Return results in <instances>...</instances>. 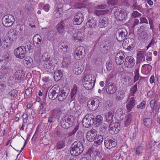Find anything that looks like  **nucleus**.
<instances>
[{"mask_svg": "<svg viewBox=\"0 0 160 160\" xmlns=\"http://www.w3.org/2000/svg\"><path fill=\"white\" fill-rule=\"evenodd\" d=\"M84 150L83 145L79 141L75 142L72 145L70 150L71 154L73 156H77L80 154Z\"/></svg>", "mask_w": 160, "mask_h": 160, "instance_id": "nucleus-1", "label": "nucleus"}, {"mask_svg": "<svg viewBox=\"0 0 160 160\" xmlns=\"http://www.w3.org/2000/svg\"><path fill=\"white\" fill-rule=\"evenodd\" d=\"M74 118L72 115H66L60 120V125L64 129H68L72 126L74 123Z\"/></svg>", "mask_w": 160, "mask_h": 160, "instance_id": "nucleus-2", "label": "nucleus"}, {"mask_svg": "<svg viewBox=\"0 0 160 160\" xmlns=\"http://www.w3.org/2000/svg\"><path fill=\"white\" fill-rule=\"evenodd\" d=\"M94 118L93 114L86 115L82 121L83 126L86 128L91 127L94 123Z\"/></svg>", "mask_w": 160, "mask_h": 160, "instance_id": "nucleus-3", "label": "nucleus"}, {"mask_svg": "<svg viewBox=\"0 0 160 160\" xmlns=\"http://www.w3.org/2000/svg\"><path fill=\"white\" fill-rule=\"evenodd\" d=\"M15 18L11 15H6L2 18V22L3 25L6 27H10L14 23Z\"/></svg>", "mask_w": 160, "mask_h": 160, "instance_id": "nucleus-4", "label": "nucleus"}, {"mask_svg": "<svg viewBox=\"0 0 160 160\" xmlns=\"http://www.w3.org/2000/svg\"><path fill=\"white\" fill-rule=\"evenodd\" d=\"M100 98H95L89 100L87 102V105L89 109L95 111L98 108L99 105Z\"/></svg>", "mask_w": 160, "mask_h": 160, "instance_id": "nucleus-5", "label": "nucleus"}, {"mask_svg": "<svg viewBox=\"0 0 160 160\" xmlns=\"http://www.w3.org/2000/svg\"><path fill=\"white\" fill-rule=\"evenodd\" d=\"M26 46L19 47L14 51V53L16 57L18 58H24L26 54Z\"/></svg>", "mask_w": 160, "mask_h": 160, "instance_id": "nucleus-6", "label": "nucleus"}, {"mask_svg": "<svg viewBox=\"0 0 160 160\" xmlns=\"http://www.w3.org/2000/svg\"><path fill=\"white\" fill-rule=\"evenodd\" d=\"M128 34V32L124 28L118 29L116 31V36L117 40L122 42L125 39Z\"/></svg>", "mask_w": 160, "mask_h": 160, "instance_id": "nucleus-7", "label": "nucleus"}, {"mask_svg": "<svg viewBox=\"0 0 160 160\" xmlns=\"http://www.w3.org/2000/svg\"><path fill=\"white\" fill-rule=\"evenodd\" d=\"M104 145L107 148L111 149L116 146V140L112 137H107L105 138Z\"/></svg>", "mask_w": 160, "mask_h": 160, "instance_id": "nucleus-8", "label": "nucleus"}, {"mask_svg": "<svg viewBox=\"0 0 160 160\" xmlns=\"http://www.w3.org/2000/svg\"><path fill=\"white\" fill-rule=\"evenodd\" d=\"M85 55V50L82 46L78 47L75 51L74 57L78 60L82 59Z\"/></svg>", "mask_w": 160, "mask_h": 160, "instance_id": "nucleus-9", "label": "nucleus"}, {"mask_svg": "<svg viewBox=\"0 0 160 160\" xmlns=\"http://www.w3.org/2000/svg\"><path fill=\"white\" fill-rule=\"evenodd\" d=\"M134 39L131 38H126L123 42L122 45L127 47V49L129 50L133 48L135 46Z\"/></svg>", "mask_w": 160, "mask_h": 160, "instance_id": "nucleus-10", "label": "nucleus"}, {"mask_svg": "<svg viewBox=\"0 0 160 160\" xmlns=\"http://www.w3.org/2000/svg\"><path fill=\"white\" fill-rule=\"evenodd\" d=\"M70 27L69 23H68L64 20L61 21L57 25L56 27L58 31L60 33H63L65 31L66 28H68Z\"/></svg>", "mask_w": 160, "mask_h": 160, "instance_id": "nucleus-11", "label": "nucleus"}, {"mask_svg": "<svg viewBox=\"0 0 160 160\" xmlns=\"http://www.w3.org/2000/svg\"><path fill=\"white\" fill-rule=\"evenodd\" d=\"M120 129V124L118 122L111 123L109 126V132L112 134H117L119 132Z\"/></svg>", "mask_w": 160, "mask_h": 160, "instance_id": "nucleus-12", "label": "nucleus"}, {"mask_svg": "<svg viewBox=\"0 0 160 160\" xmlns=\"http://www.w3.org/2000/svg\"><path fill=\"white\" fill-rule=\"evenodd\" d=\"M97 134V131L94 129H92L88 131L87 133L86 138L88 141L89 142H93L95 140V138Z\"/></svg>", "mask_w": 160, "mask_h": 160, "instance_id": "nucleus-13", "label": "nucleus"}, {"mask_svg": "<svg viewBox=\"0 0 160 160\" xmlns=\"http://www.w3.org/2000/svg\"><path fill=\"white\" fill-rule=\"evenodd\" d=\"M73 23L75 25L81 24L84 20L83 15L80 12L76 13L73 19Z\"/></svg>", "mask_w": 160, "mask_h": 160, "instance_id": "nucleus-14", "label": "nucleus"}, {"mask_svg": "<svg viewBox=\"0 0 160 160\" xmlns=\"http://www.w3.org/2000/svg\"><path fill=\"white\" fill-rule=\"evenodd\" d=\"M135 61L133 58L132 56L127 57L125 60L124 63L126 67L129 68H132L135 64Z\"/></svg>", "mask_w": 160, "mask_h": 160, "instance_id": "nucleus-15", "label": "nucleus"}, {"mask_svg": "<svg viewBox=\"0 0 160 160\" xmlns=\"http://www.w3.org/2000/svg\"><path fill=\"white\" fill-rule=\"evenodd\" d=\"M84 76L83 78L84 81L96 82V74L90 72H84Z\"/></svg>", "mask_w": 160, "mask_h": 160, "instance_id": "nucleus-16", "label": "nucleus"}, {"mask_svg": "<svg viewBox=\"0 0 160 160\" xmlns=\"http://www.w3.org/2000/svg\"><path fill=\"white\" fill-rule=\"evenodd\" d=\"M125 55L122 52H119L117 53L115 57L116 62L117 64L121 65L124 62Z\"/></svg>", "mask_w": 160, "mask_h": 160, "instance_id": "nucleus-17", "label": "nucleus"}, {"mask_svg": "<svg viewBox=\"0 0 160 160\" xmlns=\"http://www.w3.org/2000/svg\"><path fill=\"white\" fill-rule=\"evenodd\" d=\"M126 14L124 13L122 11L119 9H116L114 12V16L118 20H123L126 17Z\"/></svg>", "mask_w": 160, "mask_h": 160, "instance_id": "nucleus-18", "label": "nucleus"}, {"mask_svg": "<svg viewBox=\"0 0 160 160\" xmlns=\"http://www.w3.org/2000/svg\"><path fill=\"white\" fill-rule=\"evenodd\" d=\"M108 83L106 87V91L109 94H113L116 91V87L113 83H110V82Z\"/></svg>", "mask_w": 160, "mask_h": 160, "instance_id": "nucleus-19", "label": "nucleus"}, {"mask_svg": "<svg viewBox=\"0 0 160 160\" xmlns=\"http://www.w3.org/2000/svg\"><path fill=\"white\" fill-rule=\"evenodd\" d=\"M12 43L9 38H6L2 40L1 45L4 49H7L10 47Z\"/></svg>", "mask_w": 160, "mask_h": 160, "instance_id": "nucleus-20", "label": "nucleus"}, {"mask_svg": "<svg viewBox=\"0 0 160 160\" xmlns=\"http://www.w3.org/2000/svg\"><path fill=\"white\" fill-rule=\"evenodd\" d=\"M136 104L134 98L131 97L129 100L126 105V107L128 111L130 112L131 111L132 109L134 107Z\"/></svg>", "mask_w": 160, "mask_h": 160, "instance_id": "nucleus-21", "label": "nucleus"}, {"mask_svg": "<svg viewBox=\"0 0 160 160\" xmlns=\"http://www.w3.org/2000/svg\"><path fill=\"white\" fill-rule=\"evenodd\" d=\"M111 48V44L109 42L102 44L100 46L101 51L102 53H107L110 49Z\"/></svg>", "mask_w": 160, "mask_h": 160, "instance_id": "nucleus-22", "label": "nucleus"}, {"mask_svg": "<svg viewBox=\"0 0 160 160\" xmlns=\"http://www.w3.org/2000/svg\"><path fill=\"white\" fill-rule=\"evenodd\" d=\"M56 88L54 89L52 88L48 92V96L49 98L51 99L54 100L58 97L57 94L58 93L59 90H56Z\"/></svg>", "mask_w": 160, "mask_h": 160, "instance_id": "nucleus-23", "label": "nucleus"}, {"mask_svg": "<svg viewBox=\"0 0 160 160\" xmlns=\"http://www.w3.org/2000/svg\"><path fill=\"white\" fill-rule=\"evenodd\" d=\"M108 19L106 17H103L99 19L98 26L100 28H104L108 24Z\"/></svg>", "mask_w": 160, "mask_h": 160, "instance_id": "nucleus-24", "label": "nucleus"}, {"mask_svg": "<svg viewBox=\"0 0 160 160\" xmlns=\"http://www.w3.org/2000/svg\"><path fill=\"white\" fill-rule=\"evenodd\" d=\"M145 52L144 51H138L137 55V62H139L140 61H144L145 60Z\"/></svg>", "mask_w": 160, "mask_h": 160, "instance_id": "nucleus-25", "label": "nucleus"}, {"mask_svg": "<svg viewBox=\"0 0 160 160\" xmlns=\"http://www.w3.org/2000/svg\"><path fill=\"white\" fill-rule=\"evenodd\" d=\"M68 47L67 44L64 42H60L59 43L58 49L62 53L65 54L67 51Z\"/></svg>", "mask_w": 160, "mask_h": 160, "instance_id": "nucleus-26", "label": "nucleus"}, {"mask_svg": "<svg viewBox=\"0 0 160 160\" xmlns=\"http://www.w3.org/2000/svg\"><path fill=\"white\" fill-rule=\"evenodd\" d=\"M42 39V37L39 35L37 34L34 36L33 41L35 47H39L41 45Z\"/></svg>", "mask_w": 160, "mask_h": 160, "instance_id": "nucleus-27", "label": "nucleus"}, {"mask_svg": "<svg viewBox=\"0 0 160 160\" xmlns=\"http://www.w3.org/2000/svg\"><path fill=\"white\" fill-rule=\"evenodd\" d=\"M83 86L87 90H91L94 86L95 82L84 81L83 82Z\"/></svg>", "mask_w": 160, "mask_h": 160, "instance_id": "nucleus-28", "label": "nucleus"}, {"mask_svg": "<svg viewBox=\"0 0 160 160\" xmlns=\"http://www.w3.org/2000/svg\"><path fill=\"white\" fill-rule=\"evenodd\" d=\"M58 100L60 101H63L67 96L68 94V91L66 92L64 90L62 91L61 92H58Z\"/></svg>", "mask_w": 160, "mask_h": 160, "instance_id": "nucleus-29", "label": "nucleus"}, {"mask_svg": "<svg viewBox=\"0 0 160 160\" xmlns=\"http://www.w3.org/2000/svg\"><path fill=\"white\" fill-rule=\"evenodd\" d=\"M86 25L90 28H94L97 25V21L93 18L89 19L86 23Z\"/></svg>", "mask_w": 160, "mask_h": 160, "instance_id": "nucleus-30", "label": "nucleus"}, {"mask_svg": "<svg viewBox=\"0 0 160 160\" xmlns=\"http://www.w3.org/2000/svg\"><path fill=\"white\" fill-rule=\"evenodd\" d=\"M114 114V112L113 111L106 113L105 115L106 121L108 122H112Z\"/></svg>", "mask_w": 160, "mask_h": 160, "instance_id": "nucleus-31", "label": "nucleus"}, {"mask_svg": "<svg viewBox=\"0 0 160 160\" xmlns=\"http://www.w3.org/2000/svg\"><path fill=\"white\" fill-rule=\"evenodd\" d=\"M103 137L101 135H97L94 140V145L97 146L101 144L103 141Z\"/></svg>", "mask_w": 160, "mask_h": 160, "instance_id": "nucleus-32", "label": "nucleus"}, {"mask_svg": "<svg viewBox=\"0 0 160 160\" xmlns=\"http://www.w3.org/2000/svg\"><path fill=\"white\" fill-rule=\"evenodd\" d=\"M84 37L83 34L81 32L74 34L73 35L74 39L77 42L80 41L82 40Z\"/></svg>", "mask_w": 160, "mask_h": 160, "instance_id": "nucleus-33", "label": "nucleus"}, {"mask_svg": "<svg viewBox=\"0 0 160 160\" xmlns=\"http://www.w3.org/2000/svg\"><path fill=\"white\" fill-rule=\"evenodd\" d=\"M17 38V33L15 32L14 30H13L12 32H9L8 38H9L12 43L13 41L16 40Z\"/></svg>", "mask_w": 160, "mask_h": 160, "instance_id": "nucleus-34", "label": "nucleus"}, {"mask_svg": "<svg viewBox=\"0 0 160 160\" xmlns=\"http://www.w3.org/2000/svg\"><path fill=\"white\" fill-rule=\"evenodd\" d=\"M62 76V72L61 71H55L54 73V80L56 81L60 80Z\"/></svg>", "mask_w": 160, "mask_h": 160, "instance_id": "nucleus-35", "label": "nucleus"}, {"mask_svg": "<svg viewBox=\"0 0 160 160\" xmlns=\"http://www.w3.org/2000/svg\"><path fill=\"white\" fill-rule=\"evenodd\" d=\"M152 123V119L150 118H146L143 119V124L147 127L150 128Z\"/></svg>", "mask_w": 160, "mask_h": 160, "instance_id": "nucleus-36", "label": "nucleus"}, {"mask_svg": "<svg viewBox=\"0 0 160 160\" xmlns=\"http://www.w3.org/2000/svg\"><path fill=\"white\" fill-rule=\"evenodd\" d=\"M62 9L61 8H56L53 12L54 16L56 18H59L62 15Z\"/></svg>", "mask_w": 160, "mask_h": 160, "instance_id": "nucleus-37", "label": "nucleus"}, {"mask_svg": "<svg viewBox=\"0 0 160 160\" xmlns=\"http://www.w3.org/2000/svg\"><path fill=\"white\" fill-rule=\"evenodd\" d=\"M64 135L62 129L57 127L56 128L54 132V135L56 137H62Z\"/></svg>", "mask_w": 160, "mask_h": 160, "instance_id": "nucleus-38", "label": "nucleus"}, {"mask_svg": "<svg viewBox=\"0 0 160 160\" xmlns=\"http://www.w3.org/2000/svg\"><path fill=\"white\" fill-rule=\"evenodd\" d=\"M132 116L131 114H129L126 116L124 119V124L127 126L130 125L132 120Z\"/></svg>", "mask_w": 160, "mask_h": 160, "instance_id": "nucleus-39", "label": "nucleus"}, {"mask_svg": "<svg viewBox=\"0 0 160 160\" xmlns=\"http://www.w3.org/2000/svg\"><path fill=\"white\" fill-rule=\"evenodd\" d=\"M144 150V148L142 146L137 147L135 149V153L138 156H141L142 154L143 153Z\"/></svg>", "mask_w": 160, "mask_h": 160, "instance_id": "nucleus-40", "label": "nucleus"}, {"mask_svg": "<svg viewBox=\"0 0 160 160\" xmlns=\"http://www.w3.org/2000/svg\"><path fill=\"white\" fill-rule=\"evenodd\" d=\"M17 95V91L15 89L12 90L8 94L9 98L13 100Z\"/></svg>", "mask_w": 160, "mask_h": 160, "instance_id": "nucleus-41", "label": "nucleus"}, {"mask_svg": "<svg viewBox=\"0 0 160 160\" xmlns=\"http://www.w3.org/2000/svg\"><path fill=\"white\" fill-rule=\"evenodd\" d=\"M25 8L26 12L28 13H31L33 10L32 5L30 3H28L26 4Z\"/></svg>", "mask_w": 160, "mask_h": 160, "instance_id": "nucleus-42", "label": "nucleus"}, {"mask_svg": "<svg viewBox=\"0 0 160 160\" xmlns=\"http://www.w3.org/2000/svg\"><path fill=\"white\" fill-rule=\"evenodd\" d=\"M48 55L46 53H44L41 56H40L38 59L41 62H45L48 61Z\"/></svg>", "mask_w": 160, "mask_h": 160, "instance_id": "nucleus-43", "label": "nucleus"}, {"mask_svg": "<svg viewBox=\"0 0 160 160\" xmlns=\"http://www.w3.org/2000/svg\"><path fill=\"white\" fill-rule=\"evenodd\" d=\"M156 143V142L155 141H151L150 142L148 146V150L150 152H153L154 150V146Z\"/></svg>", "mask_w": 160, "mask_h": 160, "instance_id": "nucleus-44", "label": "nucleus"}, {"mask_svg": "<svg viewBox=\"0 0 160 160\" xmlns=\"http://www.w3.org/2000/svg\"><path fill=\"white\" fill-rule=\"evenodd\" d=\"M65 146V143L62 140L58 142L55 147L56 149H61Z\"/></svg>", "mask_w": 160, "mask_h": 160, "instance_id": "nucleus-45", "label": "nucleus"}, {"mask_svg": "<svg viewBox=\"0 0 160 160\" xmlns=\"http://www.w3.org/2000/svg\"><path fill=\"white\" fill-rule=\"evenodd\" d=\"M102 118L100 115H97L95 118V119H94V122L95 124H98L97 125H100L101 123L102 122Z\"/></svg>", "mask_w": 160, "mask_h": 160, "instance_id": "nucleus-46", "label": "nucleus"}, {"mask_svg": "<svg viewBox=\"0 0 160 160\" xmlns=\"http://www.w3.org/2000/svg\"><path fill=\"white\" fill-rule=\"evenodd\" d=\"M114 67L112 63V62L110 60H108L106 63V68L107 70H112Z\"/></svg>", "mask_w": 160, "mask_h": 160, "instance_id": "nucleus-47", "label": "nucleus"}, {"mask_svg": "<svg viewBox=\"0 0 160 160\" xmlns=\"http://www.w3.org/2000/svg\"><path fill=\"white\" fill-rule=\"evenodd\" d=\"M109 12L108 10H97L96 12V14L97 16L102 15L104 14H107Z\"/></svg>", "mask_w": 160, "mask_h": 160, "instance_id": "nucleus-48", "label": "nucleus"}, {"mask_svg": "<svg viewBox=\"0 0 160 160\" xmlns=\"http://www.w3.org/2000/svg\"><path fill=\"white\" fill-rule=\"evenodd\" d=\"M137 90V85L136 84H135L131 88V96H134V94Z\"/></svg>", "mask_w": 160, "mask_h": 160, "instance_id": "nucleus-49", "label": "nucleus"}, {"mask_svg": "<svg viewBox=\"0 0 160 160\" xmlns=\"http://www.w3.org/2000/svg\"><path fill=\"white\" fill-rule=\"evenodd\" d=\"M77 87L76 85H74L72 89L71 92V98H72L77 93Z\"/></svg>", "mask_w": 160, "mask_h": 160, "instance_id": "nucleus-50", "label": "nucleus"}, {"mask_svg": "<svg viewBox=\"0 0 160 160\" xmlns=\"http://www.w3.org/2000/svg\"><path fill=\"white\" fill-rule=\"evenodd\" d=\"M140 33V37L139 38L140 40H144L146 39L147 37V34L146 32H143Z\"/></svg>", "mask_w": 160, "mask_h": 160, "instance_id": "nucleus-51", "label": "nucleus"}, {"mask_svg": "<svg viewBox=\"0 0 160 160\" xmlns=\"http://www.w3.org/2000/svg\"><path fill=\"white\" fill-rule=\"evenodd\" d=\"M20 71H17L15 73L14 78L15 80H18L20 78V75L22 73V74H23V71H21V72H20Z\"/></svg>", "mask_w": 160, "mask_h": 160, "instance_id": "nucleus-52", "label": "nucleus"}, {"mask_svg": "<svg viewBox=\"0 0 160 160\" xmlns=\"http://www.w3.org/2000/svg\"><path fill=\"white\" fill-rule=\"evenodd\" d=\"M69 63V58H64L62 66L66 67L68 66Z\"/></svg>", "mask_w": 160, "mask_h": 160, "instance_id": "nucleus-53", "label": "nucleus"}, {"mask_svg": "<svg viewBox=\"0 0 160 160\" xmlns=\"http://www.w3.org/2000/svg\"><path fill=\"white\" fill-rule=\"evenodd\" d=\"M57 113L54 112H52L49 118L50 119L52 120L54 122L56 120V117H57Z\"/></svg>", "mask_w": 160, "mask_h": 160, "instance_id": "nucleus-54", "label": "nucleus"}, {"mask_svg": "<svg viewBox=\"0 0 160 160\" xmlns=\"http://www.w3.org/2000/svg\"><path fill=\"white\" fill-rule=\"evenodd\" d=\"M142 14L137 11H134L132 14V17L133 18L140 17Z\"/></svg>", "mask_w": 160, "mask_h": 160, "instance_id": "nucleus-55", "label": "nucleus"}, {"mask_svg": "<svg viewBox=\"0 0 160 160\" xmlns=\"http://www.w3.org/2000/svg\"><path fill=\"white\" fill-rule=\"evenodd\" d=\"M132 7L133 9H137L139 11H141L142 10L141 8L139 5H138L137 2L136 3H133L132 6Z\"/></svg>", "mask_w": 160, "mask_h": 160, "instance_id": "nucleus-56", "label": "nucleus"}, {"mask_svg": "<svg viewBox=\"0 0 160 160\" xmlns=\"http://www.w3.org/2000/svg\"><path fill=\"white\" fill-rule=\"evenodd\" d=\"M114 74L113 72H111L109 73V74L108 76V77L106 79V83H108L109 82L110 79L112 78L114 76Z\"/></svg>", "mask_w": 160, "mask_h": 160, "instance_id": "nucleus-57", "label": "nucleus"}, {"mask_svg": "<svg viewBox=\"0 0 160 160\" xmlns=\"http://www.w3.org/2000/svg\"><path fill=\"white\" fill-rule=\"evenodd\" d=\"M152 53L150 52H148L145 53V56H146V60L148 61H151L152 60V57L151 56Z\"/></svg>", "mask_w": 160, "mask_h": 160, "instance_id": "nucleus-58", "label": "nucleus"}, {"mask_svg": "<svg viewBox=\"0 0 160 160\" xmlns=\"http://www.w3.org/2000/svg\"><path fill=\"white\" fill-rule=\"evenodd\" d=\"M32 90L31 88H28L26 90L25 94L29 97L31 96Z\"/></svg>", "mask_w": 160, "mask_h": 160, "instance_id": "nucleus-59", "label": "nucleus"}, {"mask_svg": "<svg viewBox=\"0 0 160 160\" xmlns=\"http://www.w3.org/2000/svg\"><path fill=\"white\" fill-rule=\"evenodd\" d=\"M74 7L75 8H81L83 7V5L81 3H75L74 5Z\"/></svg>", "mask_w": 160, "mask_h": 160, "instance_id": "nucleus-60", "label": "nucleus"}, {"mask_svg": "<svg viewBox=\"0 0 160 160\" xmlns=\"http://www.w3.org/2000/svg\"><path fill=\"white\" fill-rule=\"evenodd\" d=\"M139 75L138 73V71H136L135 72V75L134 78V82H135L139 79Z\"/></svg>", "mask_w": 160, "mask_h": 160, "instance_id": "nucleus-61", "label": "nucleus"}, {"mask_svg": "<svg viewBox=\"0 0 160 160\" xmlns=\"http://www.w3.org/2000/svg\"><path fill=\"white\" fill-rule=\"evenodd\" d=\"M145 104L146 102L143 101L139 105L137 106V108H138L143 109L145 108Z\"/></svg>", "mask_w": 160, "mask_h": 160, "instance_id": "nucleus-62", "label": "nucleus"}, {"mask_svg": "<svg viewBox=\"0 0 160 160\" xmlns=\"http://www.w3.org/2000/svg\"><path fill=\"white\" fill-rule=\"evenodd\" d=\"M156 101L155 100L153 99L151 100L150 102V106L151 108L152 109L154 110V107L156 103Z\"/></svg>", "mask_w": 160, "mask_h": 160, "instance_id": "nucleus-63", "label": "nucleus"}, {"mask_svg": "<svg viewBox=\"0 0 160 160\" xmlns=\"http://www.w3.org/2000/svg\"><path fill=\"white\" fill-rule=\"evenodd\" d=\"M108 3L109 5H111L114 6L117 3V1L116 0H109Z\"/></svg>", "mask_w": 160, "mask_h": 160, "instance_id": "nucleus-64", "label": "nucleus"}]
</instances>
